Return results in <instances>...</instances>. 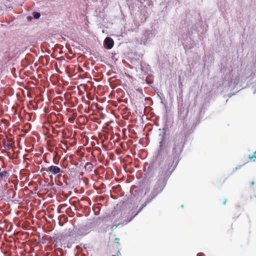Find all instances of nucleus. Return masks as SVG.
<instances>
[{"label": "nucleus", "instance_id": "obj_1", "mask_svg": "<svg viewBox=\"0 0 256 256\" xmlns=\"http://www.w3.org/2000/svg\"><path fill=\"white\" fill-rule=\"evenodd\" d=\"M168 179L166 178H162L158 177V180L152 192V196L150 198H147L144 203L138 209L136 212L134 213L130 220L126 222L125 224H127L128 222H130L139 212H140L142 209L150 203L154 198H156L160 192H161L164 187L166 186Z\"/></svg>", "mask_w": 256, "mask_h": 256}, {"label": "nucleus", "instance_id": "obj_2", "mask_svg": "<svg viewBox=\"0 0 256 256\" xmlns=\"http://www.w3.org/2000/svg\"><path fill=\"white\" fill-rule=\"evenodd\" d=\"M188 110L184 107L180 108L178 112V122L182 124V128L179 132V136L182 140L188 134V125L186 123Z\"/></svg>", "mask_w": 256, "mask_h": 256}, {"label": "nucleus", "instance_id": "obj_3", "mask_svg": "<svg viewBox=\"0 0 256 256\" xmlns=\"http://www.w3.org/2000/svg\"><path fill=\"white\" fill-rule=\"evenodd\" d=\"M178 139H176L174 140V144L172 150L171 156L172 157L174 160H178L180 154H182L183 150L184 142L185 141L186 138V136L182 140L181 138H180L179 136V134H178Z\"/></svg>", "mask_w": 256, "mask_h": 256}, {"label": "nucleus", "instance_id": "obj_4", "mask_svg": "<svg viewBox=\"0 0 256 256\" xmlns=\"http://www.w3.org/2000/svg\"><path fill=\"white\" fill-rule=\"evenodd\" d=\"M172 173L170 168L166 164H162L160 168L158 176L168 179Z\"/></svg>", "mask_w": 256, "mask_h": 256}, {"label": "nucleus", "instance_id": "obj_5", "mask_svg": "<svg viewBox=\"0 0 256 256\" xmlns=\"http://www.w3.org/2000/svg\"><path fill=\"white\" fill-rule=\"evenodd\" d=\"M49 174H52L55 176L58 175L60 173H62L60 168L58 166H48L46 170Z\"/></svg>", "mask_w": 256, "mask_h": 256}, {"label": "nucleus", "instance_id": "obj_6", "mask_svg": "<svg viewBox=\"0 0 256 256\" xmlns=\"http://www.w3.org/2000/svg\"><path fill=\"white\" fill-rule=\"evenodd\" d=\"M104 44L108 49H111L114 46V42L112 38L106 37L104 40Z\"/></svg>", "mask_w": 256, "mask_h": 256}, {"label": "nucleus", "instance_id": "obj_7", "mask_svg": "<svg viewBox=\"0 0 256 256\" xmlns=\"http://www.w3.org/2000/svg\"><path fill=\"white\" fill-rule=\"evenodd\" d=\"M10 174L8 171L4 170L0 172V182H6L8 180Z\"/></svg>", "mask_w": 256, "mask_h": 256}, {"label": "nucleus", "instance_id": "obj_8", "mask_svg": "<svg viewBox=\"0 0 256 256\" xmlns=\"http://www.w3.org/2000/svg\"><path fill=\"white\" fill-rule=\"evenodd\" d=\"M3 146L6 150H10L12 147V143L10 142L4 140L2 142Z\"/></svg>", "mask_w": 256, "mask_h": 256}, {"label": "nucleus", "instance_id": "obj_9", "mask_svg": "<svg viewBox=\"0 0 256 256\" xmlns=\"http://www.w3.org/2000/svg\"><path fill=\"white\" fill-rule=\"evenodd\" d=\"M94 165L90 162H87L86 164L85 168L89 172H92L94 168Z\"/></svg>", "mask_w": 256, "mask_h": 256}, {"label": "nucleus", "instance_id": "obj_10", "mask_svg": "<svg viewBox=\"0 0 256 256\" xmlns=\"http://www.w3.org/2000/svg\"><path fill=\"white\" fill-rule=\"evenodd\" d=\"M248 158L250 160L253 159V160L254 161L255 159L256 158V150L254 152L252 156H248Z\"/></svg>", "mask_w": 256, "mask_h": 256}, {"label": "nucleus", "instance_id": "obj_11", "mask_svg": "<svg viewBox=\"0 0 256 256\" xmlns=\"http://www.w3.org/2000/svg\"><path fill=\"white\" fill-rule=\"evenodd\" d=\"M33 16H34V18L38 19V18L40 17V14L39 12H34L33 14Z\"/></svg>", "mask_w": 256, "mask_h": 256}, {"label": "nucleus", "instance_id": "obj_12", "mask_svg": "<svg viewBox=\"0 0 256 256\" xmlns=\"http://www.w3.org/2000/svg\"><path fill=\"white\" fill-rule=\"evenodd\" d=\"M120 224H114V225L112 226L111 227V230H116L118 226Z\"/></svg>", "mask_w": 256, "mask_h": 256}, {"label": "nucleus", "instance_id": "obj_13", "mask_svg": "<svg viewBox=\"0 0 256 256\" xmlns=\"http://www.w3.org/2000/svg\"><path fill=\"white\" fill-rule=\"evenodd\" d=\"M220 200L222 201V204H224H224H226V202H227V200H226V198H224V200Z\"/></svg>", "mask_w": 256, "mask_h": 256}, {"label": "nucleus", "instance_id": "obj_14", "mask_svg": "<svg viewBox=\"0 0 256 256\" xmlns=\"http://www.w3.org/2000/svg\"><path fill=\"white\" fill-rule=\"evenodd\" d=\"M163 144V140L160 142V147L161 148Z\"/></svg>", "mask_w": 256, "mask_h": 256}, {"label": "nucleus", "instance_id": "obj_15", "mask_svg": "<svg viewBox=\"0 0 256 256\" xmlns=\"http://www.w3.org/2000/svg\"><path fill=\"white\" fill-rule=\"evenodd\" d=\"M119 240H120V238H115V242H116L119 244Z\"/></svg>", "mask_w": 256, "mask_h": 256}, {"label": "nucleus", "instance_id": "obj_16", "mask_svg": "<svg viewBox=\"0 0 256 256\" xmlns=\"http://www.w3.org/2000/svg\"><path fill=\"white\" fill-rule=\"evenodd\" d=\"M58 240H59L58 238H56V239H55L54 241V242H56V243H58Z\"/></svg>", "mask_w": 256, "mask_h": 256}, {"label": "nucleus", "instance_id": "obj_17", "mask_svg": "<svg viewBox=\"0 0 256 256\" xmlns=\"http://www.w3.org/2000/svg\"><path fill=\"white\" fill-rule=\"evenodd\" d=\"M251 184H254V182H251Z\"/></svg>", "mask_w": 256, "mask_h": 256}]
</instances>
